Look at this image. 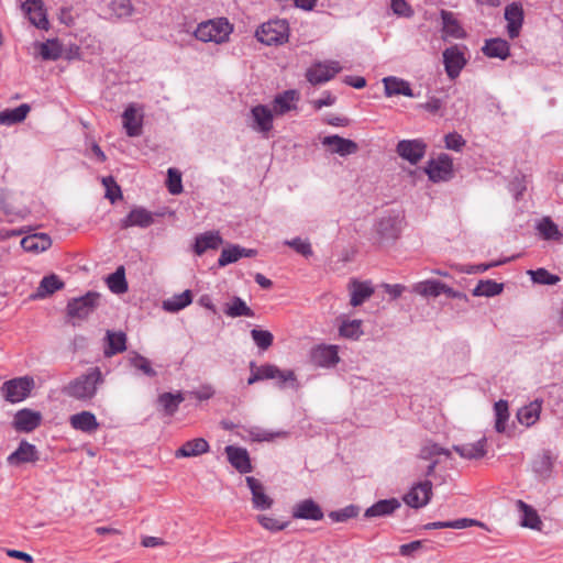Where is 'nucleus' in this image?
Masks as SVG:
<instances>
[{"label": "nucleus", "instance_id": "nucleus-53", "mask_svg": "<svg viewBox=\"0 0 563 563\" xmlns=\"http://www.w3.org/2000/svg\"><path fill=\"white\" fill-rule=\"evenodd\" d=\"M251 336L261 351H267L274 341V336L269 331L256 328L251 330Z\"/></svg>", "mask_w": 563, "mask_h": 563}, {"label": "nucleus", "instance_id": "nucleus-8", "mask_svg": "<svg viewBox=\"0 0 563 563\" xmlns=\"http://www.w3.org/2000/svg\"><path fill=\"white\" fill-rule=\"evenodd\" d=\"M432 497V483L429 479L415 484L404 496L407 506L419 509L427 506Z\"/></svg>", "mask_w": 563, "mask_h": 563}, {"label": "nucleus", "instance_id": "nucleus-58", "mask_svg": "<svg viewBox=\"0 0 563 563\" xmlns=\"http://www.w3.org/2000/svg\"><path fill=\"white\" fill-rule=\"evenodd\" d=\"M102 184L106 187V198L112 203L122 198L121 188L111 176L104 177Z\"/></svg>", "mask_w": 563, "mask_h": 563}, {"label": "nucleus", "instance_id": "nucleus-18", "mask_svg": "<svg viewBox=\"0 0 563 563\" xmlns=\"http://www.w3.org/2000/svg\"><path fill=\"white\" fill-rule=\"evenodd\" d=\"M22 10L26 13L30 22L34 26L42 30L48 29L49 23L42 0H25L22 3Z\"/></svg>", "mask_w": 563, "mask_h": 563}, {"label": "nucleus", "instance_id": "nucleus-2", "mask_svg": "<svg viewBox=\"0 0 563 563\" xmlns=\"http://www.w3.org/2000/svg\"><path fill=\"white\" fill-rule=\"evenodd\" d=\"M232 26L227 19H216L201 22L194 32L197 40L201 42L224 43L229 40Z\"/></svg>", "mask_w": 563, "mask_h": 563}, {"label": "nucleus", "instance_id": "nucleus-36", "mask_svg": "<svg viewBox=\"0 0 563 563\" xmlns=\"http://www.w3.org/2000/svg\"><path fill=\"white\" fill-rule=\"evenodd\" d=\"M108 345L104 349V355L110 357L126 350V335L124 332L107 331Z\"/></svg>", "mask_w": 563, "mask_h": 563}, {"label": "nucleus", "instance_id": "nucleus-51", "mask_svg": "<svg viewBox=\"0 0 563 563\" xmlns=\"http://www.w3.org/2000/svg\"><path fill=\"white\" fill-rule=\"evenodd\" d=\"M438 455H445L446 457H450L451 451L437 443H427L421 446L418 459L431 462L432 460H437L435 457Z\"/></svg>", "mask_w": 563, "mask_h": 563}, {"label": "nucleus", "instance_id": "nucleus-49", "mask_svg": "<svg viewBox=\"0 0 563 563\" xmlns=\"http://www.w3.org/2000/svg\"><path fill=\"white\" fill-rule=\"evenodd\" d=\"M538 231L544 240L559 241L563 236L558 225L550 219L543 218L538 224Z\"/></svg>", "mask_w": 563, "mask_h": 563}, {"label": "nucleus", "instance_id": "nucleus-12", "mask_svg": "<svg viewBox=\"0 0 563 563\" xmlns=\"http://www.w3.org/2000/svg\"><path fill=\"white\" fill-rule=\"evenodd\" d=\"M505 19L507 21V33L511 40L520 34L523 24L525 12L520 2H512L505 8Z\"/></svg>", "mask_w": 563, "mask_h": 563}, {"label": "nucleus", "instance_id": "nucleus-23", "mask_svg": "<svg viewBox=\"0 0 563 563\" xmlns=\"http://www.w3.org/2000/svg\"><path fill=\"white\" fill-rule=\"evenodd\" d=\"M38 460L35 445L27 441H21L18 449L8 456L10 465H20L22 463L35 462Z\"/></svg>", "mask_w": 563, "mask_h": 563}, {"label": "nucleus", "instance_id": "nucleus-4", "mask_svg": "<svg viewBox=\"0 0 563 563\" xmlns=\"http://www.w3.org/2000/svg\"><path fill=\"white\" fill-rule=\"evenodd\" d=\"M424 173L432 183L449 181L454 177L453 161L448 154L441 153L428 162Z\"/></svg>", "mask_w": 563, "mask_h": 563}, {"label": "nucleus", "instance_id": "nucleus-63", "mask_svg": "<svg viewBox=\"0 0 563 563\" xmlns=\"http://www.w3.org/2000/svg\"><path fill=\"white\" fill-rule=\"evenodd\" d=\"M391 9L399 16L409 18L413 14L411 7L406 0H391Z\"/></svg>", "mask_w": 563, "mask_h": 563}, {"label": "nucleus", "instance_id": "nucleus-45", "mask_svg": "<svg viewBox=\"0 0 563 563\" xmlns=\"http://www.w3.org/2000/svg\"><path fill=\"white\" fill-rule=\"evenodd\" d=\"M494 411H495V430L498 433H503L506 430V422L509 419V407L508 401L500 399L495 402L494 405Z\"/></svg>", "mask_w": 563, "mask_h": 563}, {"label": "nucleus", "instance_id": "nucleus-41", "mask_svg": "<svg viewBox=\"0 0 563 563\" xmlns=\"http://www.w3.org/2000/svg\"><path fill=\"white\" fill-rule=\"evenodd\" d=\"M192 301V294L190 290H185L181 294L174 295L172 298L163 301L164 310L168 312H177L185 307L189 306Z\"/></svg>", "mask_w": 563, "mask_h": 563}, {"label": "nucleus", "instance_id": "nucleus-57", "mask_svg": "<svg viewBox=\"0 0 563 563\" xmlns=\"http://www.w3.org/2000/svg\"><path fill=\"white\" fill-rule=\"evenodd\" d=\"M360 508L355 505H349L342 509L329 512V518L335 522H344L358 515Z\"/></svg>", "mask_w": 563, "mask_h": 563}, {"label": "nucleus", "instance_id": "nucleus-42", "mask_svg": "<svg viewBox=\"0 0 563 563\" xmlns=\"http://www.w3.org/2000/svg\"><path fill=\"white\" fill-rule=\"evenodd\" d=\"M37 46L38 54L44 60H57L63 54L62 44L56 38L38 43Z\"/></svg>", "mask_w": 563, "mask_h": 563}, {"label": "nucleus", "instance_id": "nucleus-21", "mask_svg": "<svg viewBox=\"0 0 563 563\" xmlns=\"http://www.w3.org/2000/svg\"><path fill=\"white\" fill-rule=\"evenodd\" d=\"M257 254L254 249H245L239 244H232L222 250L218 258V265L224 267L229 264L238 262L242 257H253Z\"/></svg>", "mask_w": 563, "mask_h": 563}, {"label": "nucleus", "instance_id": "nucleus-44", "mask_svg": "<svg viewBox=\"0 0 563 563\" xmlns=\"http://www.w3.org/2000/svg\"><path fill=\"white\" fill-rule=\"evenodd\" d=\"M224 313L232 318L254 317V311L240 297H234L232 301L227 305Z\"/></svg>", "mask_w": 563, "mask_h": 563}, {"label": "nucleus", "instance_id": "nucleus-55", "mask_svg": "<svg viewBox=\"0 0 563 563\" xmlns=\"http://www.w3.org/2000/svg\"><path fill=\"white\" fill-rule=\"evenodd\" d=\"M284 245H288L295 252L308 258L312 256L313 251L308 239L295 238L292 240L284 241Z\"/></svg>", "mask_w": 563, "mask_h": 563}, {"label": "nucleus", "instance_id": "nucleus-24", "mask_svg": "<svg viewBox=\"0 0 563 563\" xmlns=\"http://www.w3.org/2000/svg\"><path fill=\"white\" fill-rule=\"evenodd\" d=\"M225 453L231 465L240 473H250L252 465L246 449L228 445Z\"/></svg>", "mask_w": 563, "mask_h": 563}, {"label": "nucleus", "instance_id": "nucleus-40", "mask_svg": "<svg viewBox=\"0 0 563 563\" xmlns=\"http://www.w3.org/2000/svg\"><path fill=\"white\" fill-rule=\"evenodd\" d=\"M185 400L183 394L180 391L176 394L172 393H163L158 396V405L163 408L165 415L173 416L177 410L179 405Z\"/></svg>", "mask_w": 563, "mask_h": 563}, {"label": "nucleus", "instance_id": "nucleus-15", "mask_svg": "<svg viewBox=\"0 0 563 563\" xmlns=\"http://www.w3.org/2000/svg\"><path fill=\"white\" fill-rule=\"evenodd\" d=\"M400 219L398 216L382 217L376 223V232L383 242L395 241L400 234Z\"/></svg>", "mask_w": 563, "mask_h": 563}, {"label": "nucleus", "instance_id": "nucleus-7", "mask_svg": "<svg viewBox=\"0 0 563 563\" xmlns=\"http://www.w3.org/2000/svg\"><path fill=\"white\" fill-rule=\"evenodd\" d=\"M444 69L450 79H455L460 76L462 69L467 64L464 52L457 45L446 47L443 53Z\"/></svg>", "mask_w": 563, "mask_h": 563}, {"label": "nucleus", "instance_id": "nucleus-61", "mask_svg": "<svg viewBox=\"0 0 563 563\" xmlns=\"http://www.w3.org/2000/svg\"><path fill=\"white\" fill-rule=\"evenodd\" d=\"M257 522L271 532H278L282 530V521L277 518L268 517L266 515H257Z\"/></svg>", "mask_w": 563, "mask_h": 563}, {"label": "nucleus", "instance_id": "nucleus-17", "mask_svg": "<svg viewBox=\"0 0 563 563\" xmlns=\"http://www.w3.org/2000/svg\"><path fill=\"white\" fill-rule=\"evenodd\" d=\"M247 487L252 493V504L257 510H266L273 506V499L265 493L263 484L253 476L245 477Z\"/></svg>", "mask_w": 563, "mask_h": 563}, {"label": "nucleus", "instance_id": "nucleus-33", "mask_svg": "<svg viewBox=\"0 0 563 563\" xmlns=\"http://www.w3.org/2000/svg\"><path fill=\"white\" fill-rule=\"evenodd\" d=\"M385 93L388 97L402 95L406 97H415L413 91L408 81L397 77H386L383 79Z\"/></svg>", "mask_w": 563, "mask_h": 563}, {"label": "nucleus", "instance_id": "nucleus-38", "mask_svg": "<svg viewBox=\"0 0 563 563\" xmlns=\"http://www.w3.org/2000/svg\"><path fill=\"white\" fill-rule=\"evenodd\" d=\"M31 107L27 103H22L19 107L0 112V123L12 125L24 121L29 114Z\"/></svg>", "mask_w": 563, "mask_h": 563}, {"label": "nucleus", "instance_id": "nucleus-46", "mask_svg": "<svg viewBox=\"0 0 563 563\" xmlns=\"http://www.w3.org/2000/svg\"><path fill=\"white\" fill-rule=\"evenodd\" d=\"M444 284L440 280H426L415 285V291L423 297H438L442 294Z\"/></svg>", "mask_w": 563, "mask_h": 563}, {"label": "nucleus", "instance_id": "nucleus-1", "mask_svg": "<svg viewBox=\"0 0 563 563\" xmlns=\"http://www.w3.org/2000/svg\"><path fill=\"white\" fill-rule=\"evenodd\" d=\"M103 375L99 367H90L84 374L70 380L63 393L76 400L89 401L98 391L99 386L103 384Z\"/></svg>", "mask_w": 563, "mask_h": 563}, {"label": "nucleus", "instance_id": "nucleus-62", "mask_svg": "<svg viewBox=\"0 0 563 563\" xmlns=\"http://www.w3.org/2000/svg\"><path fill=\"white\" fill-rule=\"evenodd\" d=\"M444 143L448 150L460 152L466 142L461 134L452 132L445 135Z\"/></svg>", "mask_w": 563, "mask_h": 563}, {"label": "nucleus", "instance_id": "nucleus-10", "mask_svg": "<svg viewBox=\"0 0 563 563\" xmlns=\"http://www.w3.org/2000/svg\"><path fill=\"white\" fill-rule=\"evenodd\" d=\"M427 145L422 140H402L396 147L397 154L410 164H417L424 156Z\"/></svg>", "mask_w": 563, "mask_h": 563}, {"label": "nucleus", "instance_id": "nucleus-22", "mask_svg": "<svg viewBox=\"0 0 563 563\" xmlns=\"http://www.w3.org/2000/svg\"><path fill=\"white\" fill-rule=\"evenodd\" d=\"M482 52L489 58L507 59L510 56V45L501 37L488 38L485 41Z\"/></svg>", "mask_w": 563, "mask_h": 563}, {"label": "nucleus", "instance_id": "nucleus-60", "mask_svg": "<svg viewBox=\"0 0 563 563\" xmlns=\"http://www.w3.org/2000/svg\"><path fill=\"white\" fill-rule=\"evenodd\" d=\"M167 176L168 191L172 195H179L183 191L181 174L176 168H169Z\"/></svg>", "mask_w": 563, "mask_h": 563}, {"label": "nucleus", "instance_id": "nucleus-31", "mask_svg": "<svg viewBox=\"0 0 563 563\" xmlns=\"http://www.w3.org/2000/svg\"><path fill=\"white\" fill-rule=\"evenodd\" d=\"M52 245L51 238L45 233H35L24 236L21 240V246L26 252H43Z\"/></svg>", "mask_w": 563, "mask_h": 563}, {"label": "nucleus", "instance_id": "nucleus-25", "mask_svg": "<svg viewBox=\"0 0 563 563\" xmlns=\"http://www.w3.org/2000/svg\"><path fill=\"white\" fill-rule=\"evenodd\" d=\"M223 243V239L218 231H207L196 236L194 251L197 255H202L208 250H217Z\"/></svg>", "mask_w": 563, "mask_h": 563}, {"label": "nucleus", "instance_id": "nucleus-59", "mask_svg": "<svg viewBox=\"0 0 563 563\" xmlns=\"http://www.w3.org/2000/svg\"><path fill=\"white\" fill-rule=\"evenodd\" d=\"M133 367L142 371L146 376L155 377L156 371L152 367L151 362L143 355L135 354L130 360Z\"/></svg>", "mask_w": 563, "mask_h": 563}, {"label": "nucleus", "instance_id": "nucleus-19", "mask_svg": "<svg viewBox=\"0 0 563 563\" xmlns=\"http://www.w3.org/2000/svg\"><path fill=\"white\" fill-rule=\"evenodd\" d=\"M42 420V416L38 411H33L31 409H21L19 410L13 419V427L16 431L20 432H31L35 430Z\"/></svg>", "mask_w": 563, "mask_h": 563}, {"label": "nucleus", "instance_id": "nucleus-54", "mask_svg": "<svg viewBox=\"0 0 563 563\" xmlns=\"http://www.w3.org/2000/svg\"><path fill=\"white\" fill-rule=\"evenodd\" d=\"M441 18L444 24V27H446L448 33L456 38H462L465 36L464 31L457 23V21L454 19L453 14L449 11L442 10Z\"/></svg>", "mask_w": 563, "mask_h": 563}, {"label": "nucleus", "instance_id": "nucleus-39", "mask_svg": "<svg viewBox=\"0 0 563 563\" xmlns=\"http://www.w3.org/2000/svg\"><path fill=\"white\" fill-rule=\"evenodd\" d=\"M554 460L550 450H543L533 460V471L540 476H548L552 471Z\"/></svg>", "mask_w": 563, "mask_h": 563}, {"label": "nucleus", "instance_id": "nucleus-64", "mask_svg": "<svg viewBox=\"0 0 563 563\" xmlns=\"http://www.w3.org/2000/svg\"><path fill=\"white\" fill-rule=\"evenodd\" d=\"M250 435L254 441H269L275 437H279L280 432H269L258 427H254L250 430Z\"/></svg>", "mask_w": 563, "mask_h": 563}, {"label": "nucleus", "instance_id": "nucleus-14", "mask_svg": "<svg viewBox=\"0 0 563 563\" xmlns=\"http://www.w3.org/2000/svg\"><path fill=\"white\" fill-rule=\"evenodd\" d=\"M321 143L323 146L328 147L332 154H339L340 156L352 155L358 151L357 143L336 134L324 136Z\"/></svg>", "mask_w": 563, "mask_h": 563}, {"label": "nucleus", "instance_id": "nucleus-11", "mask_svg": "<svg viewBox=\"0 0 563 563\" xmlns=\"http://www.w3.org/2000/svg\"><path fill=\"white\" fill-rule=\"evenodd\" d=\"M311 361L320 367H333L340 362L339 350L336 345L319 344L311 350Z\"/></svg>", "mask_w": 563, "mask_h": 563}, {"label": "nucleus", "instance_id": "nucleus-26", "mask_svg": "<svg viewBox=\"0 0 563 563\" xmlns=\"http://www.w3.org/2000/svg\"><path fill=\"white\" fill-rule=\"evenodd\" d=\"M400 506V501L397 498L382 499L368 507L364 512V517H386L394 514Z\"/></svg>", "mask_w": 563, "mask_h": 563}, {"label": "nucleus", "instance_id": "nucleus-29", "mask_svg": "<svg viewBox=\"0 0 563 563\" xmlns=\"http://www.w3.org/2000/svg\"><path fill=\"white\" fill-rule=\"evenodd\" d=\"M251 376L247 379V384L252 385L256 382L264 379H272L282 376V372L277 366L265 364L257 366L254 362L250 363Z\"/></svg>", "mask_w": 563, "mask_h": 563}, {"label": "nucleus", "instance_id": "nucleus-50", "mask_svg": "<svg viewBox=\"0 0 563 563\" xmlns=\"http://www.w3.org/2000/svg\"><path fill=\"white\" fill-rule=\"evenodd\" d=\"M539 415L540 405L538 402H531L530 405L522 407L518 411L517 418L521 424L530 427L539 419Z\"/></svg>", "mask_w": 563, "mask_h": 563}, {"label": "nucleus", "instance_id": "nucleus-35", "mask_svg": "<svg viewBox=\"0 0 563 563\" xmlns=\"http://www.w3.org/2000/svg\"><path fill=\"white\" fill-rule=\"evenodd\" d=\"M453 450L464 459H481L486 454V439L482 438L475 443L453 445Z\"/></svg>", "mask_w": 563, "mask_h": 563}, {"label": "nucleus", "instance_id": "nucleus-34", "mask_svg": "<svg viewBox=\"0 0 563 563\" xmlns=\"http://www.w3.org/2000/svg\"><path fill=\"white\" fill-rule=\"evenodd\" d=\"M350 303L353 307H357L361 306L366 299H368L373 295L374 288L368 282L353 280L350 285Z\"/></svg>", "mask_w": 563, "mask_h": 563}, {"label": "nucleus", "instance_id": "nucleus-32", "mask_svg": "<svg viewBox=\"0 0 563 563\" xmlns=\"http://www.w3.org/2000/svg\"><path fill=\"white\" fill-rule=\"evenodd\" d=\"M69 421L74 429L88 433L96 431L99 427L96 416L90 411L73 415Z\"/></svg>", "mask_w": 563, "mask_h": 563}, {"label": "nucleus", "instance_id": "nucleus-27", "mask_svg": "<svg viewBox=\"0 0 563 563\" xmlns=\"http://www.w3.org/2000/svg\"><path fill=\"white\" fill-rule=\"evenodd\" d=\"M122 121L129 136H139L142 133V115L137 114L134 104H129L124 110Z\"/></svg>", "mask_w": 563, "mask_h": 563}, {"label": "nucleus", "instance_id": "nucleus-37", "mask_svg": "<svg viewBox=\"0 0 563 563\" xmlns=\"http://www.w3.org/2000/svg\"><path fill=\"white\" fill-rule=\"evenodd\" d=\"M517 507L522 512L521 525L530 529L540 530L542 521L536 509L522 500H517Z\"/></svg>", "mask_w": 563, "mask_h": 563}, {"label": "nucleus", "instance_id": "nucleus-30", "mask_svg": "<svg viewBox=\"0 0 563 563\" xmlns=\"http://www.w3.org/2000/svg\"><path fill=\"white\" fill-rule=\"evenodd\" d=\"M62 288H64V282L57 275L51 274L43 277L35 294H33L31 298L43 299Z\"/></svg>", "mask_w": 563, "mask_h": 563}, {"label": "nucleus", "instance_id": "nucleus-5", "mask_svg": "<svg viewBox=\"0 0 563 563\" xmlns=\"http://www.w3.org/2000/svg\"><path fill=\"white\" fill-rule=\"evenodd\" d=\"M33 385L34 380L31 377L13 378L2 385L1 391L7 401L19 402L29 396Z\"/></svg>", "mask_w": 563, "mask_h": 563}, {"label": "nucleus", "instance_id": "nucleus-16", "mask_svg": "<svg viewBox=\"0 0 563 563\" xmlns=\"http://www.w3.org/2000/svg\"><path fill=\"white\" fill-rule=\"evenodd\" d=\"M292 517L295 519L319 521L323 519L324 514L319 504L311 498H307L292 507Z\"/></svg>", "mask_w": 563, "mask_h": 563}, {"label": "nucleus", "instance_id": "nucleus-43", "mask_svg": "<svg viewBox=\"0 0 563 563\" xmlns=\"http://www.w3.org/2000/svg\"><path fill=\"white\" fill-rule=\"evenodd\" d=\"M504 290V284L497 283L492 279L479 280L477 286L473 289V296L479 297H494L501 294Z\"/></svg>", "mask_w": 563, "mask_h": 563}, {"label": "nucleus", "instance_id": "nucleus-47", "mask_svg": "<svg viewBox=\"0 0 563 563\" xmlns=\"http://www.w3.org/2000/svg\"><path fill=\"white\" fill-rule=\"evenodd\" d=\"M527 274L530 276L532 283L539 285L552 286L556 285L561 280L560 276L552 274L548 269L542 267L537 269H529Z\"/></svg>", "mask_w": 563, "mask_h": 563}, {"label": "nucleus", "instance_id": "nucleus-28", "mask_svg": "<svg viewBox=\"0 0 563 563\" xmlns=\"http://www.w3.org/2000/svg\"><path fill=\"white\" fill-rule=\"evenodd\" d=\"M209 451V444L203 438H196L185 442L176 452V457L199 456Z\"/></svg>", "mask_w": 563, "mask_h": 563}, {"label": "nucleus", "instance_id": "nucleus-52", "mask_svg": "<svg viewBox=\"0 0 563 563\" xmlns=\"http://www.w3.org/2000/svg\"><path fill=\"white\" fill-rule=\"evenodd\" d=\"M339 333L343 338L357 340L363 334L362 321L344 320L339 327Z\"/></svg>", "mask_w": 563, "mask_h": 563}, {"label": "nucleus", "instance_id": "nucleus-48", "mask_svg": "<svg viewBox=\"0 0 563 563\" xmlns=\"http://www.w3.org/2000/svg\"><path fill=\"white\" fill-rule=\"evenodd\" d=\"M107 284L110 290L114 294H123L128 290V283L125 280L124 268L118 267L114 273L109 275Z\"/></svg>", "mask_w": 563, "mask_h": 563}, {"label": "nucleus", "instance_id": "nucleus-3", "mask_svg": "<svg viewBox=\"0 0 563 563\" xmlns=\"http://www.w3.org/2000/svg\"><path fill=\"white\" fill-rule=\"evenodd\" d=\"M100 297L96 291H88L81 297L70 299L67 303V314L79 320L88 318L99 306Z\"/></svg>", "mask_w": 563, "mask_h": 563}, {"label": "nucleus", "instance_id": "nucleus-20", "mask_svg": "<svg viewBox=\"0 0 563 563\" xmlns=\"http://www.w3.org/2000/svg\"><path fill=\"white\" fill-rule=\"evenodd\" d=\"M255 35L263 44L277 45L282 40V22L279 20H272L263 23Z\"/></svg>", "mask_w": 563, "mask_h": 563}, {"label": "nucleus", "instance_id": "nucleus-56", "mask_svg": "<svg viewBox=\"0 0 563 563\" xmlns=\"http://www.w3.org/2000/svg\"><path fill=\"white\" fill-rule=\"evenodd\" d=\"M109 8L117 18H128L134 11L130 0H111Z\"/></svg>", "mask_w": 563, "mask_h": 563}, {"label": "nucleus", "instance_id": "nucleus-9", "mask_svg": "<svg viewBox=\"0 0 563 563\" xmlns=\"http://www.w3.org/2000/svg\"><path fill=\"white\" fill-rule=\"evenodd\" d=\"M341 69L336 60L317 63L307 70V79L312 85L322 84L332 79Z\"/></svg>", "mask_w": 563, "mask_h": 563}, {"label": "nucleus", "instance_id": "nucleus-6", "mask_svg": "<svg viewBox=\"0 0 563 563\" xmlns=\"http://www.w3.org/2000/svg\"><path fill=\"white\" fill-rule=\"evenodd\" d=\"M273 119L272 110L266 106L258 104L251 109L249 126L264 137H268L273 129Z\"/></svg>", "mask_w": 563, "mask_h": 563}, {"label": "nucleus", "instance_id": "nucleus-13", "mask_svg": "<svg viewBox=\"0 0 563 563\" xmlns=\"http://www.w3.org/2000/svg\"><path fill=\"white\" fill-rule=\"evenodd\" d=\"M154 223V216L143 207L133 208L125 218L119 222L120 229L126 230L132 227L148 228Z\"/></svg>", "mask_w": 563, "mask_h": 563}]
</instances>
